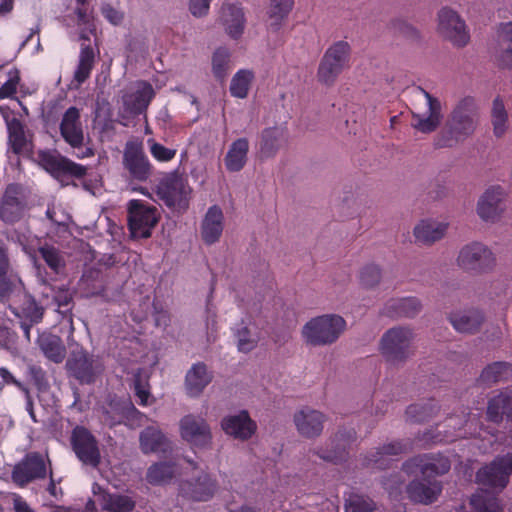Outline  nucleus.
Returning <instances> with one entry per match:
<instances>
[{"mask_svg": "<svg viewBox=\"0 0 512 512\" xmlns=\"http://www.w3.org/2000/svg\"><path fill=\"white\" fill-rule=\"evenodd\" d=\"M71 445L83 464L91 467H97L100 464L98 441L86 427L78 425L72 430Z\"/></svg>", "mask_w": 512, "mask_h": 512, "instance_id": "6e6552de", "label": "nucleus"}, {"mask_svg": "<svg viewBox=\"0 0 512 512\" xmlns=\"http://www.w3.org/2000/svg\"><path fill=\"white\" fill-rule=\"evenodd\" d=\"M21 286L22 280L10 261L8 246L0 238V303H8Z\"/></svg>", "mask_w": 512, "mask_h": 512, "instance_id": "9d476101", "label": "nucleus"}, {"mask_svg": "<svg viewBox=\"0 0 512 512\" xmlns=\"http://www.w3.org/2000/svg\"><path fill=\"white\" fill-rule=\"evenodd\" d=\"M419 90L424 94L428 104V116L420 114H413L412 126L422 133L434 132L441 123V103L433 97L430 93L419 87Z\"/></svg>", "mask_w": 512, "mask_h": 512, "instance_id": "b1692460", "label": "nucleus"}, {"mask_svg": "<svg viewBox=\"0 0 512 512\" xmlns=\"http://www.w3.org/2000/svg\"><path fill=\"white\" fill-rule=\"evenodd\" d=\"M92 491L99 496L101 509L106 512H132L136 506L133 497L104 490L99 484L93 485Z\"/></svg>", "mask_w": 512, "mask_h": 512, "instance_id": "5701e85b", "label": "nucleus"}, {"mask_svg": "<svg viewBox=\"0 0 512 512\" xmlns=\"http://www.w3.org/2000/svg\"><path fill=\"white\" fill-rule=\"evenodd\" d=\"M38 157L43 168L54 177L68 175L80 179L87 173L85 166L66 157L56 156L49 151L39 152Z\"/></svg>", "mask_w": 512, "mask_h": 512, "instance_id": "6ab92c4d", "label": "nucleus"}, {"mask_svg": "<svg viewBox=\"0 0 512 512\" xmlns=\"http://www.w3.org/2000/svg\"><path fill=\"white\" fill-rule=\"evenodd\" d=\"M212 0H190L189 10L195 17H203L208 14Z\"/></svg>", "mask_w": 512, "mask_h": 512, "instance_id": "0e129e2a", "label": "nucleus"}, {"mask_svg": "<svg viewBox=\"0 0 512 512\" xmlns=\"http://www.w3.org/2000/svg\"><path fill=\"white\" fill-rule=\"evenodd\" d=\"M67 371L80 384H92L102 371L101 363L86 351H73L66 362Z\"/></svg>", "mask_w": 512, "mask_h": 512, "instance_id": "9b49d317", "label": "nucleus"}, {"mask_svg": "<svg viewBox=\"0 0 512 512\" xmlns=\"http://www.w3.org/2000/svg\"><path fill=\"white\" fill-rule=\"evenodd\" d=\"M477 115L475 99L470 96L461 99L434 138L435 148H451L467 139L475 131Z\"/></svg>", "mask_w": 512, "mask_h": 512, "instance_id": "f257e3e1", "label": "nucleus"}, {"mask_svg": "<svg viewBox=\"0 0 512 512\" xmlns=\"http://www.w3.org/2000/svg\"><path fill=\"white\" fill-rule=\"evenodd\" d=\"M441 491L442 485L436 480L428 481V483L414 480L407 486L408 497L413 502L426 505L436 501Z\"/></svg>", "mask_w": 512, "mask_h": 512, "instance_id": "2f4dec72", "label": "nucleus"}, {"mask_svg": "<svg viewBox=\"0 0 512 512\" xmlns=\"http://www.w3.org/2000/svg\"><path fill=\"white\" fill-rule=\"evenodd\" d=\"M221 427L227 435L242 441L250 439L257 430L256 422L251 419L246 410L224 417Z\"/></svg>", "mask_w": 512, "mask_h": 512, "instance_id": "aec40b11", "label": "nucleus"}, {"mask_svg": "<svg viewBox=\"0 0 512 512\" xmlns=\"http://www.w3.org/2000/svg\"><path fill=\"white\" fill-rule=\"evenodd\" d=\"M154 96L152 85L144 82L140 89L123 97V105L130 114L138 116L146 112Z\"/></svg>", "mask_w": 512, "mask_h": 512, "instance_id": "473e14b6", "label": "nucleus"}, {"mask_svg": "<svg viewBox=\"0 0 512 512\" xmlns=\"http://www.w3.org/2000/svg\"><path fill=\"white\" fill-rule=\"evenodd\" d=\"M504 197V190L501 186L488 188L481 196L477 205V213L483 220L494 221L502 211L501 202Z\"/></svg>", "mask_w": 512, "mask_h": 512, "instance_id": "bb28decb", "label": "nucleus"}, {"mask_svg": "<svg viewBox=\"0 0 512 512\" xmlns=\"http://www.w3.org/2000/svg\"><path fill=\"white\" fill-rule=\"evenodd\" d=\"M249 152V141L247 138L234 140L224 157V164L229 172H239L247 164Z\"/></svg>", "mask_w": 512, "mask_h": 512, "instance_id": "72a5a7b5", "label": "nucleus"}, {"mask_svg": "<svg viewBox=\"0 0 512 512\" xmlns=\"http://www.w3.org/2000/svg\"><path fill=\"white\" fill-rule=\"evenodd\" d=\"M38 253L50 269L53 276H51L43 267L35 264L37 269V278L42 285H48L51 281L56 280V276L64 274L66 269L65 255L59 248L48 243L39 246Z\"/></svg>", "mask_w": 512, "mask_h": 512, "instance_id": "dca6fc26", "label": "nucleus"}, {"mask_svg": "<svg viewBox=\"0 0 512 512\" xmlns=\"http://www.w3.org/2000/svg\"><path fill=\"white\" fill-rule=\"evenodd\" d=\"M13 313L20 319V328L23 335L30 342L31 328L42 321L44 308L35 299L29 298L23 303L19 311L13 310Z\"/></svg>", "mask_w": 512, "mask_h": 512, "instance_id": "c85d7f7f", "label": "nucleus"}, {"mask_svg": "<svg viewBox=\"0 0 512 512\" xmlns=\"http://www.w3.org/2000/svg\"><path fill=\"white\" fill-rule=\"evenodd\" d=\"M174 472V466L171 463H155L148 468L146 479L152 485H159L170 481L174 477Z\"/></svg>", "mask_w": 512, "mask_h": 512, "instance_id": "864d4df0", "label": "nucleus"}, {"mask_svg": "<svg viewBox=\"0 0 512 512\" xmlns=\"http://www.w3.org/2000/svg\"><path fill=\"white\" fill-rule=\"evenodd\" d=\"M25 209L23 187L17 183L7 185L0 202V219L6 224H14L23 217Z\"/></svg>", "mask_w": 512, "mask_h": 512, "instance_id": "ddd939ff", "label": "nucleus"}, {"mask_svg": "<svg viewBox=\"0 0 512 512\" xmlns=\"http://www.w3.org/2000/svg\"><path fill=\"white\" fill-rule=\"evenodd\" d=\"M476 481L483 486L502 491L507 486L509 479L507 473L495 458L477 471Z\"/></svg>", "mask_w": 512, "mask_h": 512, "instance_id": "7c9ffc66", "label": "nucleus"}, {"mask_svg": "<svg viewBox=\"0 0 512 512\" xmlns=\"http://www.w3.org/2000/svg\"><path fill=\"white\" fill-rule=\"evenodd\" d=\"M346 322L339 315H322L308 321L302 330L305 341L312 346L330 345L345 330Z\"/></svg>", "mask_w": 512, "mask_h": 512, "instance_id": "f03ea898", "label": "nucleus"}, {"mask_svg": "<svg viewBox=\"0 0 512 512\" xmlns=\"http://www.w3.org/2000/svg\"><path fill=\"white\" fill-rule=\"evenodd\" d=\"M447 228V223L423 220L414 228V236L419 243L432 244L445 235Z\"/></svg>", "mask_w": 512, "mask_h": 512, "instance_id": "58836bf2", "label": "nucleus"}, {"mask_svg": "<svg viewBox=\"0 0 512 512\" xmlns=\"http://www.w3.org/2000/svg\"><path fill=\"white\" fill-rule=\"evenodd\" d=\"M349 56L350 45L346 41H338L329 47L318 67V81L326 86L333 85L348 65Z\"/></svg>", "mask_w": 512, "mask_h": 512, "instance_id": "20e7f679", "label": "nucleus"}, {"mask_svg": "<svg viewBox=\"0 0 512 512\" xmlns=\"http://www.w3.org/2000/svg\"><path fill=\"white\" fill-rule=\"evenodd\" d=\"M103 17L113 25H118L122 22L124 15L119 10L115 9L110 4H105L101 8Z\"/></svg>", "mask_w": 512, "mask_h": 512, "instance_id": "69168bd1", "label": "nucleus"}, {"mask_svg": "<svg viewBox=\"0 0 512 512\" xmlns=\"http://www.w3.org/2000/svg\"><path fill=\"white\" fill-rule=\"evenodd\" d=\"M27 376L39 391L45 390L48 387L46 373L42 367L29 365L27 368Z\"/></svg>", "mask_w": 512, "mask_h": 512, "instance_id": "e2e57ef3", "label": "nucleus"}, {"mask_svg": "<svg viewBox=\"0 0 512 512\" xmlns=\"http://www.w3.org/2000/svg\"><path fill=\"white\" fill-rule=\"evenodd\" d=\"M285 140V130L281 127H268L260 135L259 153L262 159L273 158Z\"/></svg>", "mask_w": 512, "mask_h": 512, "instance_id": "f704fd0d", "label": "nucleus"}, {"mask_svg": "<svg viewBox=\"0 0 512 512\" xmlns=\"http://www.w3.org/2000/svg\"><path fill=\"white\" fill-rule=\"evenodd\" d=\"M59 130L64 141L75 151L77 158L83 159L94 155L90 147L84 146L85 136L81 122L80 111L77 107H69L62 116Z\"/></svg>", "mask_w": 512, "mask_h": 512, "instance_id": "39448f33", "label": "nucleus"}, {"mask_svg": "<svg viewBox=\"0 0 512 512\" xmlns=\"http://www.w3.org/2000/svg\"><path fill=\"white\" fill-rule=\"evenodd\" d=\"M95 65V52L91 45H81L78 64L74 71L73 80L82 85L89 79Z\"/></svg>", "mask_w": 512, "mask_h": 512, "instance_id": "c03bdc74", "label": "nucleus"}, {"mask_svg": "<svg viewBox=\"0 0 512 512\" xmlns=\"http://www.w3.org/2000/svg\"><path fill=\"white\" fill-rule=\"evenodd\" d=\"M158 222L157 209L140 200L128 204V227L133 238H149Z\"/></svg>", "mask_w": 512, "mask_h": 512, "instance_id": "0eeeda50", "label": "nucleus"}, {"mask_svg": "<svg viewBox=\"0 0 512 512\" xmlns=\"http://www.w3.org/2000/svg\"><path fill=\"white\" fill-rule=\"evenodd\" d=\"M496 264L493 252L480 242H471L463 246L457 257V265L475 274L491 271Z\"/></svg>", "mask_w": 512, "mask_h": 512, "instance_id": "423d86ee", "label": "nucleus"}, {"mask_svg": "<svg viewBox=\"0 0 512 512\" xmlns=\"http://www.w3.org/2000/svg\"><path fill=\"white\" fill-rule=\"evenodd\" d=\"M9 79L0 87V100L12 97L17 92L20 81L19 71L12 69L8 73Z\"/></svg>", "mask_w": 512, "mask_h": 512, "instance_id": "680f3d73", "label": "nucleus"}, {"mask_svg": "<svg viewBox=\"0 0 512 512\" xmlns=\"http://www.w3.org/2000/svg\"><path fill=\"white\" fill-rule=\"evenodd\" d=\"M376 503L367 495L351 493L345 499V512H373Z\"/></svg>", "mask_w": 512, "mask_h": 512, "instance_id": "4d7b16f0", "label": "nucleus"}, {"mask_svg": "<svg viewBox=\"0 0 512 512\" xmlns=\"http://www.w3.org/2000/svg\"><path fill=\"white\" fill-rule=\"evenodd\" d=\"M470 503L475 512H503L497 496L488 491L477 492L472 496Z\"/></svg>", "mask_w": 512, "mask_h": 512, "instance_id": "3c124183", "label": "nucleus"}, {"mask_svg": "<svg viewBox=\"0 0 512 512\" xmlns=\"http://www.w3.org/2000/svg\"><path fill=\"white\" fill-rule=\"evenodd\" d=\"M413 333L405 327L387 330L380 341V352L391 365L405 362L412 354Z\"/></svg>", "mask_w": 512, "mask_h": 512, "instance_id": "7ed1b4c3", "label": "nucleus"}, {"mask_svg": "<svg viewBox=\"0 0 512 512\" xmlns=\"http://www.w3.org/2000/svg\"><path fill=\"white\" fill-rule=\"evenodd\" d=\"M217 489V481L203 472L198 477L182 481L179 485V496L193 502H207L213 498Z\"/></svg>", "mask_w": 512, "mask_h": 512, "instance_id": "2eb2a0df", "label": "nucleus"}, {"mask_svg": "<svg viewBox=\"0 0 512 512\" xmlns=\"http://www.w3.org/2000/svg\"><path fill=\"white\" fill-rule=\"evenodd\" d=\"M439 32L454 45L462 47L469 41V34L465 22L460 16L449 8H442L438 14Z\"/></svg>", "mask_w": 512, "mask_h": 512, "instance_id": "f3484780", "label": "nucleus"}, {"mask_svg": "<svg viewBox=\"0 0 512 512\" xmlns=\"http://www.w3.org/2000/svg\"><path fill=\"white\" fill-rule=\"evenodd\" d=\"M134 393L139 398V405L146 406L150 397L149 390L143 385L140 376L134 379Z\"/></svg>", "mask_w": 512, "mask_h": 512, "instance_id": "338daca9", "label": "nucleus"}, {"mask_svg": "<svg viewBox=\"0 0 512 512\" xmlns=\"http://www.w3.org/2000/svg\"><path fill=\"white\" fill-rule=\"evenodd\" d=\"M381 271L376 265H367L360 272V282L365 287H373L379 283Z\"/></svg>", "mask_w": 512, "mask_h": 512, "instance_id": "052dcab7", "label": "nucleus"}, {"mask_svg": "<svg viewBox=\"0 0 512 512\" xmlns=\"http://www.w3.org/2000/svg\"><path fill=\"white\" fill-rule=\"evenodd\" d=\"M148 144L150 154L155 160L159 162H169L176 156V149L167 148L154 140H148Z\"/></svg>", "mask_w": 512, "mask_h": 512, "instance_id": "bf43d9fd", "label": "nucleus"}, {"mask_svg": "<svg viewBox=\"0 0 512 512\" xmlns=\"http://www.w3.org/2000/svg\"><path fill=\"white\" fill-rule=\"evenodd\" d=\"M420 308V302L415 297L391 299L385 304L382 313L391 318L414 317Z\"/></svg>", "mask_w": 512, "mask_h": 512, "instance_id": "c9c22d12", "label": "nucleus"}, {"mask_svg": "<svg viewBox=\"0 0 512 512\" xmlns=\"http://www.w3.org/2000/svg\"><path fill=\"white\" fill-rule=\"evenodd\" d=\"M223 220V212L219 206L209 207L201 224V236L206 244H214L220 239L224 227Z\"/></svg>", "mask_w": 512, "mask_h": 512, "instance_id": "cd10ccee", "label": "nucleus"}, {"mask_svg": "<svg viewBox=\"0 0 512 512\" xmlns=\"http://www.w3.org/2000/svg\"><path fill=\"white\" fill-rule=\"evenodd\" d=\"M123 166L133 180L147 181L153 174L154 167L138 145H129L123 154Z\"/></svg>", "mask_w": 512, "mask_h": 512, "instance_id": "a211bd4d", "label": "nucleus"}, {"mask_svg": "<svg viewBox=\"0 0 512 512\" xmlns=\"http://www.w3.org/2000/svg\"><path fill=\"white\" fill-rule=\"evenodd\" d=\"M158 194L168 207L181 206L186 201V186L182 179L168 177L161 181Z\"/></svg>", "mask_w": 512, "mask_h": 512, "instance_id": "c756f323", "label": "nucleus"}, {"mask_svg": "<svg viewBox=\"0 0 512 512\" xmlns=\"http://www.w3.org/2000/svg\"><path fill=\"white\" fill-rule=\"evenodd\" d=\"M342 440H344V435L342 433L336 434L335 438L331 440L332 449L320 448L315 452V454L324 461L334 464H339L345 461L348 455L346 447L347 443L345 442L340 445L339 442Z\"/></svg>", "mask_w": 512, "mask_h": 512, "instance_id": "de8ad7c7", "label": "nucleus"}, {"mask_svg": "<svg viewBox=\"0 0 512 512\" xmlns=\"http://www.w3.org/2000/svg\"><path fill=\"white\" fill-rule=\"evenodd\" d=\"M8 142L16 155L29 152L32 149V143L26 137L24 125L16 118L8 123Z\"/></svg>", "mask_w": 512, "mask_h": 512, "instance_id": "a19ab883", "label": "nucleus"}, {"mask_svg": "<svg viewBox=\"0 0 512 512\" xmlns=\"http://www.w3.org/2000/svg\"><path fill=\"white\" fill-rule=\"evenodd\" d=\"M46 477V465L43 456L38 452H30L17 463L11 474L12 481L18 487H25L30 482Z\"/></svg>", "mask_w": 512, "mask_h": 512, "instance_id": "f8f14e48", "label": "nucleus"}, {"mask_svg": "<svg viewBox=\"0 0 512 512\" xmlns=\"http://www.w3.org/2000/svg\"><path fill=\"white\" fill-rule=\"evenodd\" d=\"M255 75L252 70L240 69L232 77L229 92L232 97L245 99L254 81Z\"/></svg>", "mask_w": 512, "mask_h": 512, "instance_id": "a18cd8bd", "label": "nucleus"}, {"mask_svg": "<svg viewBox=\"0 0 512 512\" xmlns=\"http://www.w3.org/2000/svg\"><path fill=\"white\" fill-rule=\"evenodd\" d=\"M237 340V348L240 352L248 353L258 344V338L253 336L247 326H242L234 331Z\"/></svg>", "mask_w": 512, "mask_h": 512, "instance_id": "13d9d810", "label": "nucleus"}, {"mask_svg": "<svg viewBox=\"0 0 512 512\" xmlns=\"http://www.w3.org/2000/svg\"><path fill=\"white\" fill-rule=\"evenodd\" d=\"M487 419L500 424L505 416L507 422L512 424V389L506 388L488 401Z\"/></svg>", "mask_w": 512, "mask_h": 512, "instance_id": "a878e982", "label": "nucleus"}, {"mask_svg": "<svg viewBox=\"0 0 512 512\" xmlns=\"http://www.w3.org/2000/svg\"><path fill=\"white\" fill-rule=\"evenodd\" d=\"M451 468L448 457L441 454H423L407 460L403 470L408 474L420 473L424 478L446 474Z\"/></svg>", "mask_w": 512, "mask_h": 512, "instance_id": "1a4fd4ad", "label": "nucleus"}, {"mask_svg": "<svg viewBox=\"0 0 512 512\" xmlns=\"http://www.w3.org/2000/svg\"><path fill=\"white\" fill-rule=\"evenodd\" d=\"M0 377L3 381V384L14 385L22 392H27V387L18 381L7 368L0 367Z\"/></svg>", "mask_w": 512, "mask_h": 512, "instance_id": "774afa93", "label": "nucleus"}, {"mask_svg": "<svg viewBox=\"0 0 512 512\" xmlns=\"http://www.w3.org/2000/svg\"><path fill=\"white\" fill-rule=\"evenodd\" d=\"M219 20L229 37L234 40L241 38L245 29L246 18L240 4H223Z\"/></svg>", "mask_w": 512, "mask_h": 512, "instance_id": "412c9836", "label": "nucleus"}, {"mask_svg": "<svg viewBox=\"0 0 512 512\" xmlns=\"http://www.w3.org/2000/svg\"><path fill=\"white\" fill-rule=\"evenodd\" d=\"M409 449H411L410 442L393 441L371 451L365 456L363 465L365 467L385 469L388 467L386 456H397L406 453Z\"/></svg>", "mask_w": 512, "mask_h": 512, "instance_id": "393cba45", "label": "nucleus"}, {"mask_svg": "<svg viewBox=\"0 0 512 512\" xmlns=\"http://www.w3.org/2000/svg\"><path fill=\"white\" fill-rule=\"evenodd\" d=\"M499 37L503 48L499 57L500 65L512 69V22L500 25Z\"/></svg>", "mask_w": 512, "mask_h": 512, "instance_id": "603ef678", "label": "nucleus"}, {"mask_svg": "<svg viewBox=\"0 0 512 512\" xmlns=\"http://www.w3.org/2000/svg\"><path fill=\"white\" fill-rule=\"evenodd\" d=\"M439 411V407L434 400H429L423 404H412L406 409L407 420L413 423H423L429 421Z\"/></svg>", "mask_w": 512, "mask_h": 512, "instance_id": "8fccbe9b", "label": "nucleus"}, {"mask_svg": "<svg viewBox=\"0 0 512 512\" xmlns=\"http://www.w3.org/2000/svg\"><path fill=\"white\" fill-rule=\"evenodd\" d=\"M38 344L43 354L54 363H61L66 356V348L59 336L43 333L38 336Z\"/></svg>", "mask_w": 512, "mask_h": 512, "instance_id": "79ce46f5", "label": "nucleus"}, {"mask_svg": "<svg viewBox=\"0 0 512 512\" xmlns=\"http://www.w3.org/2000/svg\"><path fill=\"white\" fill-rule=\"evenodd\" d=\"M53 302L57 306V311L62 315L61 323L66 322L71 332L74 331L73 326V295L67 288L59 289L53 296Z\"/></svg>", "mask_w": 512, "mask_h": 512, "instance_id": "09e8293b", "label": "nucleus"}, {"mask_svg": "<svg viewBox=\"0 0 512 512\" xmlns=\"http://www.w3.org/2000/svg\"><path fill=\"white\" fill-rule=\"evenodd\" d=\"M493 132L496 137H501L507 130L508 114L502 99L498 96L493 101L491 111Z\"/></svg>", "mask_w": 512, "mask_h": 512, "instance_id": "5fc2aeb1", "label": "nucleus"}, {"mask_svg": "<svg viewBox=\"0 0 512 512\" xmlns=\"http://www.w3.org/2000/svg\"><path fill=\"white\" fill-rule=\"evenodd\" d=\"M325 415L317 410L303 408L294 414V423L299 434L305 438L318 437L323 431Z\"/></svg>", "mask_w": 512, "mask_h": 512, "instance_id": "4be33fe9", "label": "nucleus"}, {"mask_svg": "<svg viewBox=\"0 0 512 512\" xmlns=\"http://www.w3.org/2000/svg\"><path fill=\"white\" fill-rule=\"evenodd\" d=\"M231 54L225 47L217 48L212 56V72L216 79L223 80L228 74Z\"/></svg>", "mask_w": 512, "mask_h": 512, "instance_id": "6e6d98bb", "label": "nucleus"}, {"mask_svg": "<svg viewBox=\"0 0 512 512\" xmlns=\"http://www.w3.org/2000/svg\"><path fill=\"white\" fill-rule=\"evenodd\" d=\"M512 378V364L498 361L487 365L481 372L479 381L485 385L508 381Z\"/></svg>", "mask_w": 512, "mask_h": 512, "instance_id": "37998d69", "label": "nucleus"}, {"mask_svg": "<svg viewBox=\"0 0 512 512\" xmlns=\"http://www.w3.org/2000/svg\"><path fill=\"white\" fill-rule=\"evenodd\" d=\"M185 380L188 394L197 396L211 382L212 375L208 372L206 364L199 362L187 372Z\"/></svg>", "mask_w": 512, "mask_h": 512, "instance_id": "e433bc0d", "label": "nucleus"}, {"mask_svg": "<svg viewBox=\"0 0 512 512\" xmlns=\"http://www.w3.org/2000/svg\"><path fill=\"white\" fill-rule=\"evenodd\" d=\"M179 426L182 439L192 447L207 448L211 445V430L204 418L189 414L180 420Z\"/></svg>", "mask_w": 512, "mask_h": 512, "instance_id": "4468645a", "label": "nucleus"}, {"mask_svg": "<svg viewBox=\"0 0 512 512\" xmlns=\"http://www.w3.org/2000/svg\"><path fill=\"white\" fill-rule=\"evenodd\" d=\"M140 447L143 453L166 452L170 441L157 428L146 427L140 434Z\"/></svg>", "mask_w": 512, "mask_h": 512, "instance_id": "4c0bfd02", "label": "nucleus"}, {"mask_svg": "<svg viewBox=\"0 0 512 512\" xmlns=\"http://www.w3.org/2000/svg\"><path fill=\"white\" fill-rule=\"evenodd\" d=\"M294 0H270L268 17L272 20L269 28L276 32L280 29L282 22L293 9Z\"/></svg>", "mask_w": 512, "mask_h": 512, "instance_id": "49530a36", "label": "nucleus"}, {"mask_svg": "<svg viewBox=\"0 0 512 512\" xmlns=\"http://www.w3.org/2000/svg\"><path fill=\"white\" fill-rule=\"evenodd\" d=\"M449 320L458 332L475 333L483 321V315L479 310L472 309L463 313L451 314Z\"/></svg>", "mask_w": 512, "mask_h": 512, "instance_id": "ea45409f", "label": "nucleus"}]
</instances>
